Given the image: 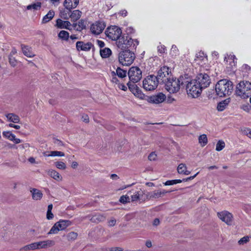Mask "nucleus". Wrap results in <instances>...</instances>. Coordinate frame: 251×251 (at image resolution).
Here are the masks:
<instances>
[{
    "label": "nucleus",
    "mask_w": 251,
    "mask_h": 251,
    "mask_svg": "<svg viewBox=\"0 0 251 251\" xmlns=\"http://www.w3.org/2000/svg\"><path fill=\"white\" fill-rule=\"evenodd\" d=\"M46 156H64V152L60 151H51L49 154H44Z\"/></svg>",
    "instance_id": "33"
},
{
    "label": "nucleus",
    "mask_w": 251,
    "mask_h": 251,
    "mask_svg": "<svg viewBox=\"0 0 251 251\" xmlns=\"http://www.w3.org/2000/svg\"><path fill=\"white\" fill-rule=\"evenodd\" d=\"M81 12L78 10H74L70 13V18L72 21L75 22L78 20L81 16Z\"/></svg>",
    "instance_id": "28"
},
{
    "label": "nucleus",
    "mask_w": 251,
    "mask_h": 251,
    "mask_svg": "<svg viewBox=\"0 0 251 251\" xmlns=\"http://www.w3.org/2000/svg\"><path fill=\"white\" fill-rule=\"evenodd\" d=\"M81 119L83 122L88 123L89 122V118L87 115L84 114L82 116Z\"/></svg>",
    "instance_id": "51"
},
{
    "label": "nucleus",
    "mask_w": 251,
    "mask_h": 251,
    "mask_svg": "<svg viewBox=\"0 0 251 251\" xmlns=\"http://www.w3.org/2000/svg\"><path fill=\"white\" fill-rule=\"evenodd\" d=\"M198 174H199V172H198L197 174H196L194 176H190L189 177H187L186 178L183 179V181H188V180H192L197 176V175Z\"/></svg>",
    "instance_id": "57"
},
{
    "label": "nucleus",
    "mask_w": 251,
    "mask_h": 251,
    "mask_svg": "<svg viewBox=\"0 0 251 251\" xmlns=\"http://www.w3.org/2000/svg\"><path fill=\"white\" fill-rule=\"evenodd\" d=\"M129 194L122 196L119 200L120 202L125 204L127 202H129L130 201V198Z\"/></svg>",
    "instance_id": "39"
},
{
    "label": "nucleus",
    "mask_w": 251,
    "mask_h": 251,
    "mask_svg": "<svg viewBox=\"0 0 251 251\" xmlns=\"http://www.w3.org/2000/svg\"><path fill=\"white\" fill-rule=\"evenodd\" d=\"M55 166L59 169L64 170L66 168V164L61 161L55 162Z\"/></svg>",
    "instance_id": "43"
},
{
    "label": "nucleus",
    "mask_w": 251,
    "mask_h": 251,
    "mask_svg": "<svg viewBox=\"0 0 251 251\" xmlns=\"http://www.w3.org/2000/svg\"><path fill=\"white\" fill-rule=\"evenodd\" d=\"M71 224L72 222L69 220H61L52 226L48 234H57L59 231L65 229Z\"/></svg>",
    "instance_id": "8"
},
{
    "label": "nucleus",
    "mask_w": 251,
    "mask_h": 251,
    "mask_svg": "<svg viewBox=\"0 0 251 251\" xmlns=\"http://www.w3.org/2000/svg\"><path fill=\"white\" fill-rule=\"evenodd\" d=\"M119 14H120L123 17H126L127 16V12L126 10H123L119 13Z\"/></svg>",
    "instance_id": "58"
},
{
    "label": "nucleus",
    "mask_w": 251,
    "mask_h": 251,
    "mask_svg": "<svg viewBox=\"0 0 251 251\" xmlns=\"http://www.w3.org/2000/svg\"><path fill=\"white\" fill-rule=\"evenodd\" d=\"M194 79L195 81H197L201 87V86L202 89L209 86L211 83L209 75L205 73L199 74Z\"/></svg>",
    "instance_id": "11"
},
{
    "label": "nucleus",
    "mask_w": 251,
    "mask_h": 251,
    "mask_svg": "<svg viewBox=\"0 0 251 251\" xmlns=\"http://www.w3.org/2000/svg\"><path fill=\"white\" fill-rule=\"evenodd\" d=\"M230 101L229 99H226L220 102L217 105V109L219 111H222L225 109L226 106Z\"/></svg>",
    "instance_id": "30"
},
{
    "label": "nucleus",
    "mask_w": 251,
    "mask_h": 251,
    "mask_svg": "<svg viewBox=\"0 0 251 251\" xmlns=\"http://www.w3.org/2000/svg\"><path fill=\"white\" fill-rule=\"evenodd\" d=\"M135 59V53L129 50L121 51L119 54V61L123 66L130 65Z\"/></svg>",
    "instance_id": "6"
},
{
    "label": "nucleus",
    "mask_w": 251,
    "mask_h": 251,
    "mask_svg": "<svg viewBox=\"0 0 251 251\" xmlns=\"http://www.w3.org/2000/svg\"><path fill=\"white\" fill-rule=\"evenodd\" d=\"M3 136L8 139V140L12 141L14 136V134H13L11 132L9 131H4L2 132Z\"/></svg>",
    "instance_id": "40"
},
{
    "label": "nucleus",
    "mask_w": 251,
    "mask_h": 251,
    "mask_svg": "<svg viewBox=\"0 0 251 251\" xmlns=\"http://www.w3.org/2000/svg\"><path fill=\"white\" fill-rule=\"evenodd\" d=\"M225 147V142L222 140H219L216 144V150L218 151H222Z\"/></svg>",
    "instance_id": "41"
},
{
    "label": "nucleus",
    "mask_w": 251,
    "mask_h": 251,
    "mask_svg": "<svg viewBox=\"0 0 251 251\" xmlns=\"http://www.w3.org/2000/svg\"><path fill=\"white\" fill-rule=\"evenodd\" d=\"M111 77H112V82L113 83H115L114 86L116 89L118 88L119 89L122 90L123 91H126L127 90L126 86L122 83H121L120 80H118L115 75V72H111Z\"/></svg>",
    "instance_id": "15"
},
{
    "label": "nucleus",
    "mask_w": 251,
    "mask_h": 251,
    "mask_svg": "<svg viewBox=\"0 0 251 251\" xmlns=\"http://www.w3.org/2000/svg\"><path fill=\"white\" fill-rule=\"evenodd\" d=\"M9 62L12 66H15L16 65V60L13 56H9Z\"/></svg>",
    "instance_id": "48"
},
{
    "label": "nucleus",
    "mask_w": 251,
    "mask_h": 251,
    "mask_svg": "<svg viewBox=\"0 0 251 251\" xmlns=\"http://www.w3.org/2000/svg\"><path fill=\"white\" fill-rule=\"evenodd\" d=\"M31 250L38 249L39 247L37 242H34L30 244Z\"/></svg>",
    "instance_id": "53"
},
{
    "label": "nucleus",
    "mask_w": 251,
    "mask_h": 251,
    "mask_svg": "<svg viewBox=\"0 0 251 251\" xmlns=\"http://www.w3.org/2000/svg\"><path fill=\"white\" fill-rule=\"evenodd\" d=\"M158 51L160 53H164L166 51V48L164 46L160 45L157 47Z\"/></svg>",
    "instance_id": "49"
},
{
    "label": "nucleus",
    "mask_w": 251,
    "mask_h": 251,
    "mask_svg": "<svg viewBox=\"0 0 251 251\" xmlns=\"http://www.w3.org/2000/svg\"><path fill=\"white\" fill-rule=\"evenodd\" d=\"M41 6V3L40 2H37L34 3H32L30 5H29L27 7V9L28 10L30 9H34V10H38Z\"/></svg>",
    "instance_id": "37"
},
{
    "label": "nucleus",
    "mask_w": 251,
    "mask_h": 251,
    "mask_svg": "<svg viewBox=\"0 0 251 251\" xmlns=\"http://www.w3.org/2000/svg\"><path fill=\"white\" fill-rule=\"evenodd\" d=\"M122 30L116 26L111 25V39L116 41L117 47L121 49H135L139 44L137 40H133L128 36H121Z\"/></svg>",
    "instance_id": "1"
},
{
    "label": "nucleus",
    "mask_w": 251,
    "mask_h": 251,
    "mask_svg": "<svg viewBox=\"0 0 251 251\" xmlns=\"http://www.w3.org/2000/svg\"><path fill=\"white\" fill-rule=\"evenodd\" d=\"M111 178L114 180H117L119 179V177L116 174L111 175Z\"/></svg>",
    "instance_id": "63"
},
{
    "label": "nucleus",
    "mask_w": 251,
    "mask_h": 251,
    "mask_svg": "<svg viewBox=\"0 0 251 251\" xmlns=\"http://www.w3.org/2000/svg\"><path fill=\"white\" fill-rule=\"evenodd\" d=\"M208 140L206 134H202L199 137V143L202 147H204L207 144Z\"/></svg>",
    "instance_id": "32"
},
{
    "label": "nucleus",
    "mask_w": 251,
    "mask_h": 251,
    "mask_svg": "<svg viewBox=\"0 0 251 251\" xmlns=\"http://www.w3.org/2000/svg\"><path fill=\"white\" fill-rule=\"evenodd\" d=\"M48 174L56 181H60L62 179L61 176L56 171L49 170L48 171Z\"/></svg>",
    "instance_id": "24"
},
{
    "label": "nucleus",
    "mask_w": 251,
    "mask_h": 251,
    "mask_svg": "<svg viewBox=\"0 0 251 251\" xmlns=\"http://www.w3.org/2000/svg\"><path fill=\"white\" fill-rule=\"evenodd\" d=\"M235 92L241 98H248L251 95V83L248 81H241L237 84Z\"/></svg>",
    "instance_id": "5"
},
{
    "label": "nucleus",
    "mask_w": 251,
    "mask_h": 251,
    "mask_svg": "<svg viewBox=\"0 0 251 251\" xmlns=\"http://www.w3.org/2000/svg\"><path fill=\"white\" fill-rule=\"evenodd\" d=\"M242 108L243 110L249 112L251 110V106L249 104H244L242 105Z\"/></svg>",
    "instance_id": "50"
},
{
    "label": "nucleus",
    "mask_w": 251,
    "mask_h": 251,
    "mask_svg": "<svg viewBox=\"0 0 251 251\" xmlns=\"http://www.w3.org/2000/svg\"><path fill=\"white\" fill-rule=\"evenodd\" d=\"M168 192H169L165 190L154 191L150 194V197L153 199H158L164 196Z\"/></svg>",
    "instance_id": "22"
},
{
    "label": "nucleus",
    "mask_w": 251,
    "mask_h": 251,
    "mask_svg": "<svg viewBox=\"0 0 251 251\" xmlns=\"http://www.w3.org/2000/svg\"><path fill=\"white\" fill-rule=\"evenodd\" d=\"M73 25L74 27L76 29V30L80 31L83 29L85 28L86 22L84 20H81L78 22L77 24L74 23Z\"/></svg>",
    "instance_id": "31"
},
{
    "label": "nucleus",
    "mask_w": 251,
    "mask_h": 251,
    "mask_svg": "<svg viewBox=\"0 0 251 251\" xmlns=\"http://www.w3.org/2000/svg\"><path fill=\"white\" fill-rule=\"evenodd\" d=\"M97 43H98V45L100 48H102L104 46V43L102 41L97 40Z\"/></svg>",
    "instance_id": "62"
},
{
    "label": "nucleus",
    "mask_w": 251,
    "mask_h": 251,
    "mask_svg": "<svg viewBox=\"0 0 251 251\" xmlns=\"http://www.w3.org/2000/svg\"><path fill=\"white\" fill-rule=\"evenodd\" d=\"M12 141L14 142L15 144H19L22 141L19 138H16L15 135H14Z\"/></svg>",
    "instance_id": "59"
},
{
    "label": "nucleus",
    "mask_w": 251,
    "mask_h": 251,
    "mask_svg": "<svg viewBox=\"0 0 251 251\" xmlns=\"http://www.w3.org/2000/svg\"><path fill=\"white\" fill-rule=\"evenodd\" d=\"M128 76L129 80L135 83L138 82L141 79L142 72L139 68L132 67L128 70Z\"/></svg>",
    "instance_id": "9"
},
{
    "label": "nucleus",
    "mask_w": 251,
    "mask_h": 251,
    "mask_svg": "<svg viewBox=\"0 0 251 251\" xmlns=\"http://www.w3.org/2000/svg\"><path fill=\"white\" fill-rule=\"evenodd\" d=\"M246 133H247V136L249 138H251V130L250 129H248L246 131Z\"/></svg>",
    "instance_id": "64"
},
{
    "label": "nucleus",
    "mask_w": 251,
    "mask_h": 251,
    "mask_svg": "<svg viewBox=\"0 0 251 251\" xmlns=\"http://www.w3.org/2000/svg\"><path fill=\"white\" fill-rule=\"evenodd\" d=\"M164 184L165 185H172L176 184V182L175 181V179L171 180H167Z\"/></svg>",
    "instance_id": "54"
},
{
    "label": "nucleus",
    "mask_w": 251,
    "mask_h": 251,
    "mask_svg": "<svg viewBox=\"0 0 251 251\" xmlns=\"http://www.w3.org/2000/svg\"><path fill=\"white\" fill-rule=\"evenodd\" d=\"M55 15L54 11L52 10H50L48 13L45 15L42 20V24H46L52 19Z\"/></svg>",
    "instance_id": "25"
},
{
    "label": "nucleus",
    "mask_w": 251,
    "mask_h": 251,
    "mask_svg": "<svg viewBox=\"0 0 251 251\" xmlns=\"http://www.w3.org/2000/svg\"><path fill=\"white\" fill-rule=\"evenodd\" d=\"M206 54L203 52H199L196 54L195 61L197 62V63L200 64L202 62H204L207 60Z\"/></svg>",
    "instance_id": "27"
},
{
    "label": "nucleus",
    "mask_w": 251,
    "mask_h": 251,
    "mask_svg": "<svg viewBox=\"0 0 251 251\" xmlns=\"http://www.w3.org/2000/svg\"><path fill=\"white\" fill-rule=\"evenodd\" d=\"M100 54L102 58L108 57L110 55V49L106 48L103 50H101L100 51Z\"/></svg>",
    "instance_id": "38"
},
{
    "label": "nucleus",
    "mask_w": 251,
    "mask_h": 251,
    "mask_svg": "<svg viewBox=\"0 0 251 251\" xmlns=\"http://www.w3.org/2000/svg\"><path fill=\"white\" fill-rule=\"evenodd\" d=\"M127 194L130 195L131 201H134L139 199L140 196L143 195V192L141 190L136 191L131 190L128 192Z\"/></svg>",
    "instance_id": "20"
},
{
    "label": "nucleus",
    "mask_w": 251,
    "mask_h": 251,
    "mask_svg": "<svg viewBox=\"0 0 251 251\" xmlns=\"http://www.w3.org/2000/svg\"><path fill=\"white\" fill-rule=\"evenodd\" d=\"M218 217L227 225H231L233 220L232 214L227 211H223L217 213Z\"/></svg>",
    "instance_id": "12"
},
{
    "label": "nucleus",
    "mask_w": 251,
    "mask_h": 251,
    "mask_svg": "<svg viewBox=\"0 0 251 251\" xmlns=\"http://www.w3.org/2000/svg\"><path fill=\"white\" fill-rule=\"evenodd\" d=\"M104 217L101 215H95L92 217L91 221L93 222H99L103 221Z\"/></svg>",
    "instance_id": "42"
},
{
    "label": "nucleus",
    "mask_w": 251,
    "mask_h": 251,
    "mask_svg": "<svg viewBox=\"0 0 251 251\" xmlns=\"http://www.w3.org/2000/svg\"><path fill=\"white\" fill-rule=\"evenodd\" d=\"M21 47L22 52L25 56L28 57H33L35 56V53L31 47L24 44H21Z\"/></svg>",
    "instance_id": "18"
},
{
    "label": "nucleus",
    "mask_w": 251,
    "mask_h": 251,
    "mask_svg": "<svg viewBox=\"0 0 251 251\" xmlns=\"http://www.w3.org/2000/svg\"><path fill=\"white\" fill-rule=\"evenodd\" d=\"M232 82L224 79L219 80L215 86V91L218 96L221 97L230 95L233 90Z\"/></svg>",
    "instance_id": "2"
},
{
    "label": "nucleus",
    "mask_w": 251,
    "mask_h": 251,
    "mask_svg": "<svg viewBox=\"0 0 251 251\" xmlns=\"http://www.w3.org/2000/svg\"><path fill=\"white\" fill-rule=\"evenodd\" d=\"M53 217L54 215L51 212V211L47 212V219L48 220H51L53 219Z\"/></svg>",
    "instance_id": "52"
},
{
    "label": "nucleus",
    "mask_w": 251,
    "mask_h": 251,
    "mask_svg": "<svg viewBox=\"0 0 251 251\" xmlns=\"http://www.w3.org/2000/svg\"><path fill=\"white\" fill-rule=\"evenodd\" d=\"M123 249L120 247L111 248V251H123Z\"/></svg>",
    "instance_id": "60"
},
{
    "label": "nucleus",
    "mask_w": 251,
    "mask_h": 251,
    "mask_svg": "<svg viewBox=\"0 0 251 251\" xmlns=\"http://www.w3.org/2000/svg\"><path fill=\"white\" fill-rule=\"evenodd\" d=\"M92 47V44L90 42L85 43L82 41H78L76 43V49L79 51H80V50H83V51H89L90 50Z\"/></svg>",
    "instance_id": "16"
},
{
    "label": "nucleus",
    "mask_w": 251,
    "mask_h": 251,
    "mask_svg": "<svg viewBox=\"0 0 251 251\" xmlns=\"http://www.w3.org/2000/svg\"><path fill=\"white\" fill-rule=\"evenodd\" d=\"M250 237L248 236H244L241 238L238 241V244L239 245H244L247 243H248L249 241Z\"/></svg>",
    "instance_id": "45"
},
{
    "label": "nucleus",
    "mask_w": 251,
    "mask_h": 251,
    "mask_svg": "<svg viewBox=\"0 0 251 251\" xmlns=\"http://www.w3.org/2000/svg\"><path fill=\"white\" fill-rule=\"evenodd\" d=\"M37 243L38 244V246L39 247L38 249H46L48 247H52L55 244L54 241L51 240H47L46 241H40Z\"/></svg>",
    "instance_id": "19"
},
{
    "label": "nucleus",
    "mask_w": 251,
    "mask_h": 251,
    "mask_svg": "<svg viewBox=\"0 0 251 251\" xmlns=\"http://www.w3.org/2000/svg\"><path fill=\"white\" fill-rule=\"evenodd\" d=\"M166 98L165 95L159 93L156 95H152L149 98V101L152 103L159 104L163 102Z\"/></svg>",
    "instance_id": "14"
},
{
    "label": "nucleus",
    "mask_w": 251,
    "mask_h": 251,
    "mask_svg": "<svg viewBox=\"0 0 251 251\" xmlns=\"http://www.w3.org/2000/svg\"><path fill=\"white\" fill-rule=\"evenodd\" d=\"M115 73H116L118 76L121 79H122V78L126 76V71L121 69L120 68H118L116 70V73L115 72Z\"/></svg>",
    "instance_id": "34"
},
{
    "label": "nucleus",
    "mask_w": 251,
    "mask_h": 251,
    "mask_svg": "<svg viewBox=\"0 0 251 251\" xmlns=\"http://www.w3.org/2000/svg\"><path fill=\"white\" fill-rule=\"evenodd\" d=\"M70 10H68V11H67V12H66L65 11L61 13V17L64 19H68L70 17Z\"/></svg>",
    "instance_id": "47"
},
{
    "label": "nucleus",
    "mask_w": 251,
    "mask_h": 251,
    "mask_svg": "<svg viewBox=\"0 0 251 251\" xmlns=\"http://www.w3.org/2000/svg\"><path fill=\"white\" fill-rule=\"evenodd\" d=\"M17 53V50L15 48H13L9 56H13L14 54Z\"/></svg>",
    "instance_id": "61"
},
{
    "label": "nucleus",
    "mask_w": 251,
    "mask_h": 251,
    "mask_svg": "<svg viewBox=\"0 0 251 251\" xmlns=\"http://www.w3.org/2000/svg\"><path fill=\"white\" fill-rule=\"evenodd\" d=\"M77 236V233L75 232H71L67 235L68 240H75Z\"/></svg>",
    "instance_id": "44"
},
{
    "label": "nucleus",
    "mask_w": 251,
    "mask_h": 251,
    "mask_svg": "<svg viewBox=\"0 0 251 251\" xmlns=\"http://www.w3.org/2000/svg\"><path fill=\"white\" fill-rule=\"evenodd\" d=\"M156 158L157 154L154 152H151L148 156V158L150 161H155Z\"/></svg>",
    "instance_id": "46"
},
{
    "label": "nucleus",
    "mask_w": 251,
    "mask_h": 251,
    "mask_svg": "<svg viewBox=\"0 0 251 251\" xmlns=\"http://www.w3.org/2000/svg\"><path fill=\"white\" fill-rule=\"evenodd\" d=\"M79 0H65L64 5L67 10L75 8L78 5Z\"/></svg>",
    "instance_id": "21"
},
{
    "label": "nucleus",
    "mask_w": 251,
    "mask_h": 251,
    "mask_svg": "<svg viewBox=\"0 0 251 251\" xmlns=\"http://www.w3.org/2000/svg\"><path fill=\"white\" fill-rule=\"evenodd\" d=\"M177 172L179 174L188 175L191 172L187 170V167L185 164L181 163L177 167Z\"/></svg>",
    "instance_id": "26"
},
{
    "label": "nucleus",
    "mask_w": 251,
    "mask_h": 251,
    "mask_svg": "<svg viewBox=\"0 0 251 251\" xmlns=\"http://www.w3.org/2000/svg\"><path fill=\"white\" fill-rule=\"evenodd\" d=\"M185 75L184 84H186V90L188 94L192 98H198L201 93L202 88L201 87L197 81L194 79L190 80Z\"/></svg>",
    "instance_id": "3"
},
{
    "label": "nucleus",
    "mask_w": 251,
    "mask_h": 251,
    "mask_svg": "<svg viewBox=\"0 0 251 251\" xmlns=\"http://www.w3.org/2000/svg\"><path fill=\"white\" fill-rule=\"evenodd\" d=\"M58 37L62 40H67L69 37V34L66 31L61 30L58 34Z\"/></svg>",
    "instance_id": "36"
},
{
    "label": "nucleus",
    "mask_w": 251,
    "mask_h": 251,
    "mask_svg": "<svg viewBox=\"0 0 251 251\" xmlns=\"http://www.w3.org/2000/svg\"><path fill=\"white\" fill-rule=\"evenodd\" d=\"M30 248H31L30 245V244H29V245H26V246L22 247L20 249V250H23V251H27L31 250V249Z\"/></svg>",
    "instance_id": "55"
},
{
    "label": "nucleus",
    "mask_w": 251,
    "mask_h": 251,
    "mask_svg": "<svg viewBox=\"0 0 251 251\" xmlns=\"http://www.w3.org/2000/svg\"><path fill=\"white\" fill-rule=\"evenodd\" d=\"M105 27V25L103 23L96 22L91 25L90 30L94 35H99L100 34Z\"/></svg>",
    "instance_id": "13"
},
{
    "label": "nucleus",
    "mask_w": 251,
    "mask_h": 251,
    "mask_svg": "<svg viewBox=\"0 0 251 251\" xmlns=\"http://www.w3.org/2000/svg\"><path fill=\"white\" fill-rule=\"evenodd\" d=\"M71 25L70 22L68 21H63L60 19L56 20V26L59 28H66L69 29V27Z\"/></svg>",
    "instance_id": "23"
},
{
    "label": "nucleus",
    "mask_w": 251,
    "mask_h": 251,
    "mask_svg": "<svg viewBox=\"0 0 251 251\" xmlns=\"http://www.w3.org/2000/svg\"><path fill=\"white\" fill-rule=\"evenodd\" d=\"M185 75L181 76L178 78L171 77L165 83V89L170 93H175L180 89V85L184 84Z\"/></svg>",
    "instance_id": "4"
},
{
    "label": "nucleus",
    "mask_w": 251,
    "mask_h": 251,
    "mask_svg": "<svg viewBox=\"0 0 251 251\" xmlns=\"http://www.w3.org/2000/svg\"><path fill=\"white\" fill-rule=\"evenodd\" d=\"M8 126L10 127H13L16 129H19L21 127L20 126L14 125L13 124H9L8 125Z\"/></svg>",
    "instance_id": "56"
},
{
    "label": "nucleus",
    "mask_w": 251,
    "mask_h": 251,
    "mask_svg": "<svg viewBox=\"0 0 251 251\" xmlns=\"http://www.w3.org/2000/svg\"><path fill=\"white\" fill-rule=\"evenodd\" d=\"M235 58V56L233 55H229L227 58L226 57L225 58V60L226 59L227 63H228V64L230 65L229 67L232 68L233 66H235L236 63L234 61Z\"/></svg>",
    "instance_id": "35"
},
{
    "label": "nucleus",
    "mask_w": 251,
    "mask_h": 251,
    "mask_svg": "<svg viewBox=\"0 0 251 251\" xmlns=\"http://www.w3.org/2000/svg\"><path fill=\"white\" fill-rule=\"evenodd\" d=\"M158 83V80L155 76L150 75L143 80V87L146 91H152L157 87Z\"/></svg>",
    "instance_id": "7"
},
{
    "label": "nucleus",
    "mask_w": 251,
    "mask_h": 251,
    "mask_svg": "<svg viewBox=\"0 0 251 251\" xmlns=\"http://www.w3.org/2000/svg\"><path fill=\"white\" fill-rule=\"evenodd\" d=\"M170 73L171 71L169 68L163 66L159 70L156 77L159 82L165 83L168 80V78L172 77Z\"/></svg>",
    "instance_id": "10"
},
{
    "label": "nucleus",
    "mask_w": 251,
    "mask_h": 251,
    "mask_svg": "<svg viewBox=\"0 0 251 251\" xmlns=\"http://www.w3.org/2000/svg\"><path fill=\"white\" fill-rule=\"evenodd\" d=\"M30 192L31 194L32 199L34 201H40L43 196L42 191L36 188H31Z\"/></svg>",
    "instance_id": "17"
},
{
    "label": "nucleus",
    "mask_w": 251,
    "mask_h": 251,
    "mask_svg": "<svg viewBox=\"0 0 251 251\" xmlns=\"http://www.w3.org/2000/svg\"><path fill=\"white\" fill-rule=\"evenodd\" d=\"M7 120L14 123H19L20 122L19 117L14 113H8L6 115Z\"/></svg>",
    "instance_id": "29"
}]
</instances>
